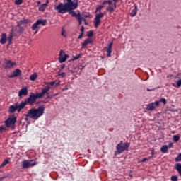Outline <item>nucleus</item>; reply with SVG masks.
<instances>
[{
  "label": "nucleus",
  "instance_id": "obj_44",
  "mask_svg": "<svg viewBox=\"0 0 181 181\" xmlns=\"http://www.w3.org/2000/svg\"><path fill=\"white\" fill-rule=\"evenodd\" d=\"M152 158V156L148 157V158H144L141 160V162H146V160H149V159H151Z\"/></svg>",
  "mask_w": 181,
  "mask_h": 181
},
{
  "label": "nucleus",
  "instance_id": "obj_14",
  "mask_svg": "<svg viewBox=\"0 0 181 181\" xmlns=\"http://www.w3.org/2000/svg\"><path fill=\"white\" fill-rule=\"evenodd\" d=\"M67 57H69V54H66L64 51L60 50L59 57L58 59L59 63H64V62H66V60H67Z\"/></svg>",
  "mask_w": 181,
  "mask_h": 181
},
{
  "label": "nucleus",
  "instance_id": "obj_9",
  "mask_svg": "<svg viewBox=\"0 0 181 181\" xmlns=\"http://www.w3.org/2000/svg\"><path fill=\"white\" fill-rule=\"evenodd\" d=\"M16 66V62H12L9 59H5L4 63L3 64L4 69L5 70H11V69H13Z\"/></svg>",
  "mask_w": 181,
  "mask_h": 181
},
{
  "label": "nucleus",
  "instance_id": "obj_58",
  "mask_svg": "<svg viewBox=\"0 0 181 181\" xmlns=\"http://www.w3.org/2000/svg\"><path fill=\"white\" fill-rule=\"evenodd\" d=\"M59 84H60V83H57L56 85H55L56 87H57V86H59Z\"/></svg>",
  "mask_w": 181,
  "mask_h": 181
},
{
  "label": "nucleus",
  "instance_id": "obj_47",
  "mask_svg": "<svg viewBox=\"0 0 181 181\" xmlns=\"http://www.w3.org/2000/svg\"><path fill=\"white\" fill-rule=\"evenodd\" d=\"M84 35V33H81L79 36L78 37V39H83V35Z\"/></svg>",
  "mask_w": 181,
  "mask_h": 181
},
{
  "label": "nucleus",
  "instance_id": "obj_63",
  "mask_svg": "<svg viewBox=\"0 0 181 181\" xmlns=\"http://www.w3.org/2000/svg\"><path fill=\"white\" fill-rule=\"evenodd\" d=\"M54 97H56V95H54Z\"/></svg>",
  "mask_w": 181,
  "mask_h": 181
},
{
  "label": "nucleus",
  "instance_id": "obj_36",
  "mask_svg": "<svg viewBox=\"0 0 181 181\" xmlns=\"http://www.w3.org/2000/svg\"><path fill=\"white\" fill-rule=\"evenodd\" d=\"M77 19H78V25H81L83 23V19H84V18L81 17V16Z\"/></svg>",
  "mask_w": 181,
  "mask_h": 181
},
{
  "label": "nucleus",
  "instance_id": "obj_20",
  "mask_svg": "<svg viewBox=\"0 0 181 181\" xmlns=\"http://www.w3.org/2000/svg\"><path fill=\"white\" fill-rule=\"evenodd\" d=\"M89 43H91V40L90 38H87L85 40V41L81 45L82 49H86L87 47V45H89Z\"/></svg>",
  "mask_w": 181,
  "mask_h": 181
},
{
  "label": "nucleus",
  "instance_id": "obj_56",
  "mask_svg": "<svg viewBox=\"0 0 181 181\" xmlns=\"http://www.w3.org/2000/svg\"><path fill=\"white\" fill-rule=\"evenodd\" d=\"M83 21L85 25H87V22L86 21V19L83 18Z\"/></svg>",
  "mask_w": 181,
  "mask_h": 181
},
{
  "label": "nucleus",
  "instance_id": "obj_8",
  "mask_svg": "<svg viewBox=\"0 0 181 181\" xmlns=\"http://www.w3.org/2000/svg\"><path fill=\"white\" fill-rule=\"evenodd\" d=\"M46 23H47V20L38 19L36 21V22L34 24H33L31 29L32 30H36V29H40V28H39V25H42V26H46Z\"/></svg>",
  "mask_w": 181,
  "mask_h": 181
},
{
  "label": "nucleus",
  "instance_id": "obj_41",
  "mask_svg": "<svg viewBox=\"0 0 181 181\" xmlns=\"http://www.w3.org/2000/svg\"><path fill=\"white\" fill-rule=\"evenodd\" d=\"M58 76H62L63 78L66 77V73L62 72V71H58Z\"/></svg>",
  "mask_w": 181,
  "mask_h": 181
},
{
  "label": "nucleus",
  "instance_id": "obj_3",
  "mask_svg": "<svg viewBox=\"0 0 181 181\" xmlns=\"http://www.w3.org/2000/svg\"><path fill=\"white\" fill-rule=\"evenodd\" d=\"M130 144L128 142L124 143V141H120L119 144H117L116 146V151H115V155H121L125 151H128L129 149Z\"/></svg>",
  "mask_w": 181,
  "mask_h": 181
},
{
  "label": "nucleus",
  "instance_id": "obj_11",
  "mask_svg": "<svg viewBox=\"0 0 181 181\" xmlns=\"http://www.w3.org/2000/svg\"><path fill=\"white\" fill-rule=\"evenodd\" d=\"M159 103L160 101H156L146 105L147 111H154L156 107H159Z\"/></svg>",
  "mask_w": 181,
  "mask_h": 181
},
{
  "label": "nucleus",
  "instance_id": "obj_31",
  "mask_svg": "<svg viewBox=\"0 0 181 181\" xmlns=\"http://www.w3.org/2000/svg\"><path fill=\"white\" fill-rule=\"evenodd\" d=\"M43 95L42 93V92L40 93H37L36 94L35 93V100H37V98H43Z\"/></svg>",
  "mask_w": 181,
  "mask_h": 181
},
{
  "label": "nucleus",
  "instance_id": "obj_2",
  "mask_svg": "<svg viewBox=\"0 0 181 181\" xmlns=\"http://www.w3.org/2000/svg\"><path fill=\"white\" fill-rule=\"evenodd\" d=\"M43 114H45V106H40L37 108L30 109L25 117H29L32 119H39Z\"/></svg>",
  "mask_w": 181,
  "mask_h": 181
},
{
  "label": "nucleus",
  "instance_id": "obj_57",
  "mask_svg": "<svg viewBox=\"0 0 181 181\" xmlns=\"http://www.w3.org/2000/svg\"><path fill=\"white\" fill-rule=\"evenodd\" d=\"M4 179H5V177H0V181L4 180Z\"/></svg>",
  "mask_w": 181,
  "mask_h": 181
},
{
  "label": "nucleus",
  "instance_id": "obj_37",
  "mask_svg": "<svg viewBox=\"0 0 181 181\" xmlns=\"http://www.w3.org/2000/svg\"><path fill=\"white\" fill-rule=\"evenodd\" d=\"M4 131H6V127L5 126L0 127V134H2Z\"/></svg>",
  "mask_w": 181,
  "mask_h": 181
},
{
  "label": "nucleus",
  "instance_id": "obj_13",
  "mask_svg": "<svg viewBox=\"0 0 181 181\" xmlns=\"http://www.w3.org/2000/svg\"><path fill=\"white\" fill-rule=\"evenodd\" d=\"M113 4L112 6H108L106 8V11H109V13H112V12L115 11L117 9V4L119 2V0H112Z\"/></svg>",
  "mask_w": 181,
  "mask_h": 181
},
{
  "label": "nucleus",
  "instance_id": "obj_45",
  "mask_svg": "<svg viewBox=\"0 0 181 181\" xmlns=\"http://www.w3.org/2000/svg\"><path fill=\"white\" fill-rule=\"evenodd\" d=\"M78 70H80V73H81V71H83L84 69V67L83 66V65H80L78 66Z\"/></svg>",
  "mask_w": 181,
  "mask_h": 181
},
{
  "label": "nucleus",
  "instance_id": "obj_24",
  "mask_svg": "<svg viewBox=\"0 0 181 181\" xmlns=\"http://www.w3.org/2000/svg\"><path fill=\"white\" fill-rule=\"evenodd\" d=\"M49 90H50V86H47L42 89L41 93H42L43 95H45V94H49Z\"/></svg>",
  "mask_w": 181,
  "mask_h": 181
},
{
  "label": "nucleus",
  "instance_id": "obj_4",
  "mask_svg": "<svg viewBox=\"0 0 181 181\" xmlns=\"http://www.w3.org/2000/svg\"><path fill=\"white\" fill-rule=\"evenodd\" d=\"M36 103V98L35 97V93H31L29 97L25 100V101L21 102L23 107H25L26 105H33Z\"/></svg>",
  "mask_w": 181,
  "mask_h": 181
},
{
  "label": "nucleus",
  "instance_id": "obj_21",
  "mask_svg": "<svg viewBox=\"0 0 181 181\" xmlns=\"http://www.w3.org/2000/svg\"><path fill=\"white\" fill-rule=\"evenodd\" d=\"M30 23V20L29 19H23V20H20L19 21H17V23H18V25H28V23Z\"/></svg>",
  "mask_w": 181,
  "mask_h": 181
},
{
  "label": "nucleus",
  "instance_id": "obj_1",
  "mask_svg": "<svg viewBox=\"0 0 181 181\" xmlns=\"http://www.w3.org/2000/svg\"><path fill=\"white\" fill-rule=\"evenodd\" d=\"M78 8V1H74L71 0H66L64 3H59L58 5H55L54 7V11H57L58 13H67L70 11H74Z\"/></svg>",
  "mask_w": 181,
  "mask_h": 181
},
{
  "label": "nucleus",
  "instance_id": "obj_10",
  "mask_svg": "<svg viewBox=\"0 0 181 181\" xmlns=\"http://www.w3.org/2000/svg\"><path fill=\"white\" fill-rule=\"evenodd\" d=\"M104 17V13H100L99 14H96L94 19V25L95 28H98L100 25H101V18Z\"/></svg>",
  "mask_w": 181,
  "mask_h": 181
},
{
  "label": "nucleus",
  "instance_id": "obj_29",
  "mask_svg": "<svg viewBox=\"0 0 181 181\" xmlns=\"http://www.w3.org/2000/svg\"><path fill=\"white\" fill-rule=\"evenodd\" d=\"M36 78H37V74L34 73L33 74L30 75V80L31 81H35V80H36Z\"/></svg>",
  "mask_w": 181,
  "mask_h": 181
},
{
  "label": "nucleus",
  "instance_id": "obj_48",
  "mask_svg": "<svg viewBox=\"0 0 181 181\" xmlns=\"http://www.w3.org/2000/svg\"><path fill=\"white\" fill-rule=\"evenodd\" d=\"M64 67H66V65L65 64H62L61 65V67H60V71H62V70H63V69H64Z\"/></svg>",
  "mask_w": 181,
  "mask_h": 181
},
{
  "label": "nucleus",
  "instance_id": "obj_25",
  "mask_svg": "<svg viewBox=\"0 0 181 181\" xmlns=\"http://www.w3.org/2000/svg\"><path fill=\"white\" fill-rule=\"evenodd\" d=\"M47 6V4H42L40 7H39V11H40V12H45V11H46V8Z\"/></svg>",
  "mask_w": 181,
  "mask_h": 181
},
{
  "label": "nucleus",
  "instance_id": "obj_16",
  "mask_svg": "<svg viewBox=\"0 0 181 181\" xmlns=\"http://www.w3.org/2000/svg\"><path fill=\"white\" fill-rule=\"evenodd\" d=\"M105 52H107V57H111V53H112V42L107 45V47L104 48Z\"/></svg>",
  "mask_w": 181,
  "mask_h": 181
},
{
  "label": "nucleus",
  "instance_id": "obj_23",
  "mask_svg": "<svg viewBox=\"0 0 181 181\" xmlns=\"http://www.w3.org/2000/svg\"><path fill=\"white\" fill-rule=\"evenodd\" d=\"M0 43H1V45H5V43H6V33L1 34V37L0 39Z\"/></svg>",
  "mask_w": 181,
  "mask_h": 181
},
{
  "label": "nucleus",
  "instance_id": "obj_7",
  "mask_svg": "<svg viewBox=\"0 0 181 181\" xmlns=\"http://www.w3.org/2000/svg\"><path fill=\"white\" fill-rule=\"evenodd\" d=\"M4 124L7 128H15V124H16V117H8L4 122Z\"/></svg>",
  "mask_w": 181,
  "mask_h": 181
},
{
  "label": "nucleus",
  "instance_id": "obj_19",
  "mask_svg": "<svg viewBox=\"0 0 181 181\" xmlns=\"http://www.w3.org/2000/svg\"><path fill=\"white\" fill-rule=\"evenodd\" d=\"M136 13H138V6L134 5V8L132 9V11L130 13V16H136Z\"/></svg>",
  "mask_w": 181,
  "mask_h": 181
},
{
  "label": "nucleus",
  "instance_id": "obj_50",
  "mask_svg": "<svg viewBox=\"0 0 181 181\" xmlns=\"http://www.w3.org/2000/svg\"><path fill=\"white\" fill-rule=\"evenodd\" d=\"M173 146V144L172 142L169 143L168 148H172Z\"/></svg>",
  "mask_w": 181,
  "mask_h": 181
},
{
  "label": "nucleus",
  "instance_id": "obj_60",
  "mask_svg": "<svg viewBox=\"0 0 181 181\" xmlns=\"http://www.w3.org/2000/svg\"><path fill=\"white\" fill-rule=\"evenodd\" d=\"M28 118H29V117H26V118H25V121H28Z\"/></svg>",
  "mask_w": 181,
  "mask_h": 181
},
{
  "label": "nucleus",
  "instance_id": "obj_54",
  "mask_svg": "<svg viewBox=\"0 0 181 181\" xmlns=\"http://www.w3.org/2000/svg\"><path fill=\"white\" fill-rule=\"evenodd\" d=\"M37 32H39V29L36 30V31L34 33V35H36V33H37Z\"/></svg>",
  "mask_w": 181,
  "mask_h": 181
},
{
  "label": "nucleus",
  "instance_id": "obj_17",
  "mask_svg": "<svg viewBox=\"0 0 181 181\" xmlns=\"http://www.w3.org/2000/svg\"><path fill=\"white\" fill-rule=\"evenodd\" d=\"M22 95H28V88H22L18 92V97L22 98Z\"/></svg>",
  "mask_w": 181,
  "mask_h": 181
},
{
  "label": "nucleus",
  "instance_id": "obj_30",
  "mask_svg": "<svg viewBox=\"0 0 181 181\" xmlns=\"http://www.w3.org/2000/svg\"><path fill=\"white\" fill-rule=\"evenodd\" d=\"M179 139H180V135H179V134L174 135L173 136V141L174 142H177L179 141Z\"/></svg>",
  "mask_w": 181,
  "mask_h": 181
},
{
  "label": "nucleus",
  "instance_id": "obj_22",
  "mask_svg": "<svg viewBox=\"0 0 181 181\" xmlns=\"http://www.w3.org/2000/svg\"><path fill=\"white\" fill-rule=\"evenodd\" d=\"M68 12L69 15H71V16H73V18H77V19L81 16V14H80V13H76L75 11H73V10Z\"/></svg>",
  "mask_w": 181,
  "mask_h": 181
},
{
  "label": "nucleus",
  "instance_id": "obj_53",
  "mask_svg": "<svg viewBox=\"0 0 181 181\" xmlns=\"http://www.w3.org/2000/svg\"><path fill=\"white\" fill-rule=\"evenodd\" d=\"M47 98H53V96H52V95H48V96L47 97Z\"/></svg>",
  "mask_w": 181,
  "mask_h": 181
},
{
  "label": "nucleus",
  "instance_id": "obj_49",
  "mask_svg": "<svg viewBox=\"0 0 181 181\" xmlns=\"http://www.w3.org/2000/svg\"><path fill=\"white\" fill-rule=\"evenodd\" d=\"M81 33H84V25L81 26Z\"/></svg>",
  "mask_w": 181,
  "mask_h": 181
},
{
  "label": "nucleus",
  "instance_id": "obj_5",
  "mask_svg": "<svg viewBox=\"0 0 181 181\" xmlns=\"http://www.w3.org/2000/svg\"><path fill=\"white\" fill-rule=\"evenodd\" d=\"M21 165L22 169H29V168L36 166V165H37V162H35L33 160H24L22 161Z\"/></svg>",
  "mask_w": 181,
  "mask_h": 181
},
{
  "label": "nucleus",
  "instance_id": "obj_6",
  "mask_svg": "<svg viewBox=\"0 0 181 181\" xmlns=\"http://www.w3.org/2000/svg\"><path fill=\"white\" fill-rule=\"evenodd\" d=\"M23 108L25 107H23L22 103H21V104L16 103L15 105L10 106L8 112H10V114H13V112H15L16 111L21 112V111H22Z\"/></svg>",
  "mask_w": 181,
  "mask_h": 181
},
{
  "label": "nucleus",
  "instance_id": "obj_43",
  "mask_svg": "<svg viewBox=\"0 0 181 181\" xmlns=\"http://www.w3.org/2000/svg\"><path fill=\"white\" fill-rule=\"evenodd\" d=\"M180 161H181V153H180L178 156L175 158V162H180Z\"/></svg>",
  "mask_w": 181,
  "mask_h": 181
},
{
  "label": "nucleus",
  "instance_id": "obj_33",
  "mask_svg": "<svg viewBox=\"0 0 181 181\" xmlns=\"http://www.w3.org/2000/svg\"><path fill=\"white\" fill-rule=\"evenodd\" d=\"M80 57H81V54H76V56H74L72 58V60H78V59H80Z\"/></svg>",
  "mask_w": 181,
  "mask_h": 181
},
{
  "label": "nucleus",
  "instance_id": "obj_15",
  "mask_svg": "<svg viewBox=\"0 0 181 181\" xmlns=\"http://www.w3.org/2000/svg\"><path fill=\"white\" fill-rule=\"evenodd\" d=\"M18 76H22V71L19 69H16L14 71L11 73V75H8V78H14Z\"/></svg>",
  "mask_w": 181,
  "mask_h": 181
},
{
  "label": "nucleus",
  "instance_id": "obj_38",
  "mask_svg": "<svg viewBox=\"0 0 181 181\" xmlns=\"http://www.w3.org/2000/svg\"><path fill=\"white\" fill-rule=\"evenodd\" d=\"M158 101H160V102H159V104H160V103H163L164 104V105H166V103H167L166 99L162 98H160V100H158Z\"/></svg>",
  "mask_w": 181,
  "mask_h": 181
},
{
  "label": "nucleus",
  "instance_id": "obj_35",
  "mask_svg": "<svg viewBox=\"0 0 181 181\" xmlns=\"http://www.w3.org/2000/svg\"><path fill=\"white\" fill-rule=\"evenodd\" d=\"M23 4V0H15L16 5H22Z\"/></svg>",
  "mask_w": 181,
  "mask_h": 181
},
{
  "label": "nucleus",
  "instance_id": "obj_62",
  "mask_svg": "<svg viewBox=\"0 0 181 181\" xmlns=\"http://www.w3.org/2000/svg\"><path fill=\"white\" fill-rule=\"evenodd\" d=\"M71 71V73H74L73 71Z\"/></svg>",
  "mask_w": 181,
  "mask_h": 181
},
{
  "label": "nucleus",
  "instance_id": "obj_12",
  "mask_svg": "<svg viewBox=\"0 0 181 181\" xmlns=\"http://www.w3.org/2000/svg\"><path fill=\"white\" fill-rule=\"evenodd\" d=\"M16 29L14 30V36H21L23 32H25V28L21 25V24L17 23Z\"/></svg>",
  "mask_w": 181,
  "mask_h": 181
},
{
  "label": "nucleus",
  "instance_id": "obj_61",
  "mask_svg": "<svg viewBox=\"0 0 181 181\" xmlns=\"http://www.w3.org/2000/svg\"><path fill=\"white\" fill-rule=\"evenodd\" d=\"M37 5H40V1H37Z\"/></svg>",
  "mask_w": 181,
  "mask_h": 181
},
{
  "label": "nucleus",
  "instance_id": "obj_18",
  "mask_svg": "<svg viewBox=\"0 0 181 181\" xmlns=\"http://www.w3.org/2000/svg\"><path fill=\"white\" fill-rule=\"evenodd\" d=\"M13 36H15V29L12 28L11 32L9 34V36L7 37V40L8 41V45L12 43V40L13 39Z\"/></svg>",
  "mask_w": 181,
  "mask_h": 181
},
{
  "label": "nucleus",
  "instance_id": "obj_32",
  "mask_svg": "<svg viewBox=\"0 0 181 181\" xmlns=\"http://www.w3.org/2000/svg\"><path fill=\"white\" fill-rule=\"evenodd\" d=\"M8 163H9V160H8V159L4 160L2 162L1 165H0V168H4V166H6V165H8Z\"/></svg>",
  "mask_w": 181,
  "mask_h": 181
},
{
  "label": "nucleus",
  "instance_id": "obj_51",
  "mask_svg": "<svg viewBox=\"0 0 181 181\" xmlns=\"http://www.w3.org/2000/svg\"><path fill=\"white\" fill-rule=\"evenodd\" d=\"M151 154H152V157L153 156V155H155V150L153 148H152L151 150Z\"/></svg>",
  "mask_w": 181,
  "mask_h": 181
},
{
  "label": "nucleus",
  "instance_id": "obj_40",
  "mask_svg": "<svg viewBox=\"0 0 181 181\" xmlns=\"http://www.w3.org/2000/svg\"><path fill=\"white\" fill-rule=\"evenodd\" d=\"M61 35H62V36H63L64 37H67V35L66 34V30H64V29H62V30Z\"/></svg>",
  "mask_w": 181,
  "mask_h": 181
},
{
  "label": "nucleus",
  "instance_id": "obj_27",
  "mask_svg": "<svg viewBox=\"0 0 181 181\" xmlns=\"http://www.w3.org/2000/svg\"><path fill=\"white\" fill-rule=\"evenodd\" d=\"M168 146L164 145L160 148V152H162V153H166V152H168Z\"/></svg>",
  "mask_w": 181,
  "mask_h": 181
},
{
  "label": "nucleus",
  "instance_id": "obj_55",
  "mask_svg": "<svg viewBox=\"0 0 181 181\" xmlns=\"http://www.w3.org/2000/svg\"><path fill=\"white\" fill-rule=\"evenodd\" d=\"M66 1H67V0H64V2H66ZM70 1H74V2L78 1V0H70Z\"/></svg>",
  "mask_w": 181,
  "mask_h": 181
},
{
  "label": "nucleus",
  "instance_id": "obj_59",
  "mask_svg": "<svg viewBox=\"0 0 181 181\" xmlns=\"http://www.w3.org/2000/svg\"><path fill=\"white\" fill-rule=\"evenodd\" d=\"M65 90H67V88H63L62 91H65Z\"/></svg>",
  "mask_w": 181,
  "mask_h": 181
},
{
  "label": "nucleus",
  "instance_id": "obj_34",
  "mask_svg": "<svg viewBox=\"0 0 181 181\" xmlns=\"http://www.w3.org/2000/svg\"><path fill=\"white\" fill-rule=\"evenodd\" d=\"M103 8H104V5H100L98 7H97L95 10V13H97L98 12H100V11H101V9H103Z\"/></svg>",
  "mask_w": 181,
  "mask_h": 181
},
{
  "label": "nucleus",
  "instance_id": "obj_52",
  "mask_svg": "<svg viewBox=\"0 0 181 181\" xmlns=\"http://www.w3.org/2000/svg\"><path fill=\"white\" fill-rule=\"evenodd\" d=\"M83 18H90V14L83 15Z\"/></svg>",
  "mask_w": 181,
  "mask_h": 181
},
{
  "label": "nucleus",
  "instance_id": "obj_64",
  "mask_svg": "<svg viewBox=\"0 0 181 181\" xmlns=\"http://www.w3.org/2000/svg\"><path fill=\"white\" fill-rule=\"evenodd\" d=\"M1 61H0V64H1Z\"/></svg>",
  "mask_w": 181,
  "mask_h": 181
},
{
  "label": "nucleus",
  "instance_id": "obj_46",
  "mask_svg": "<svg viewBox=\"0 0 181 181\" xmlns=\"http://www.w3.org/2000/svg\"><path fill=\"white\" fill-rule=\"evenodd\" d=\"M48 84H49V86H54V84H56V81H51V82L48 83Z\"/></svg>",
  "mask_w": 181,
  "mask_h": 181
},
{
  "label": "nucleus",
  "instance_id": "obj_26",
  "mask_svg": "<svg viewBox=\"0 0 181 181\" xmlns=\"http://www.w3.org/2000/svg\"><path fill=\"white\" fill-rule=\"evenodd\" d=\"M108 4L109 6H112V0H105L102 3V5H103V8L105 5H107Z\"/></svg>",
  "mask_w": 181,
  "mask_h": 181
},
{
  "label": "nucleus",
  "instance_id": "obj_39",
  "mask_svg": "<svg viewBox=\"0 0 181 181\" xmlns=\"http://www.w3.org/2000/svg\"><path fill=\"white\" fill-rule=\"evenodd\" d=\"M93 35H94V33L93 31H88L87 32V37H93Z\"/></svg>",
  "mask_w": 181,
  "mask_h": 181
},
{
  "label": "nucleus",
  "instance_id": "obj_28",
  "mask_svg": "<svg viewBox=\"0 0 181 181\" xmlns=\"http://www.w3.org/2000/svg\"><path fill=\"white\" fill-rule=\"evenodd\" d=\"M173 86L175 87L176 88H179L181 87V79L177 81V83H173Z\"/></svg>",
  "mask_w": 181,
  "mask_h": 181
},
{
  "label": "nucleus",
  "instance_id": "obj_42",
  "mask_svg": "<svg viewBox=\"0 0 181 181\" xmlns=\"http://www.w3.org/2000/svg\"><path fill=\"white\" fill-rule=\"evenodd\" d=\"M177 179H178L177 176H176V175H172L171 177H170L171 181H177Z\"/></svg>",
  "mask_w": 181,
  "mask_h": 181
}]
</instances>
